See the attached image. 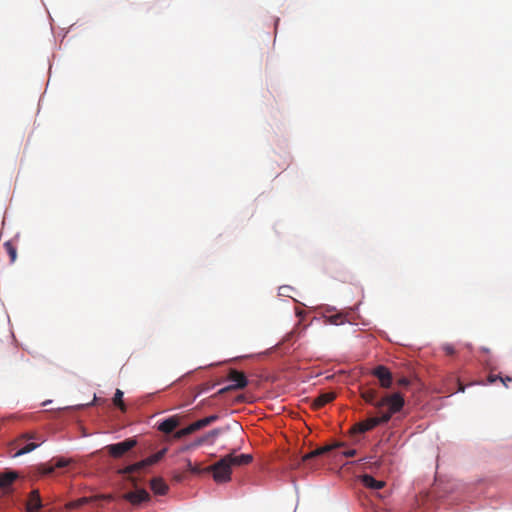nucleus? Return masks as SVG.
<instances>
[{"mask_svg":"<svg viewBox=\"0 0 512 512\" xmlns=\"http://www.w3.org/2000/svg\"><path fill=\"white\" fill-rule=\"evenodd\" d=\"M178 425H179L178 418L175 416H172V417H169V418L165 419L164 421H162L158 425V430L161 431L162 433L169 434V433L173 432L174 429Z\"/></svg>","mask_w":512,"mask_h":512,"instance_id":"12","label":"nucleus"},{"mask_svg":"<svg viewBox=\"0 0 512 512\" xmlns=\"http://www.w3.org/2000/svg\"><path fill=\"white\" fill-rule=\"evenodd\" d=\"M405 399L399 392L386 394L380 397V402L377 404V409L380 410L386 407L387 410L380 416L382 421L387 423L394 414L400 412L404 407Z\"/></svg>","mask_w":512,"mask_h":512,"instance_id":"2","label":"nucleus"},{"mask_svg":"<svg viewBox=\"0 0 512 512\" xmlns=\"http://www.w3.org/2000/svg\"><path fill=\"white\" fill-rule=\"evenodd\" d=\"M18 475L15 472H5L0 474V488L7 489L17 479Z\"/></svg>","mask_w":512,"mask_h":512,"instance_id":"15","label":"nucleus"},{"mask_svg":"<svg viewBox=\"0 0 512 512\" xmlns=\"http://www.w3.org/2000/svg\"><path fill=\"white\" fill-rule=\"evenodd\" d=\"M371 373L378 379L380 387L389 389L392 386L393 376L386 366L378 365Z\"/></svg>","mask_w":512,"mask_h":512,"instance_id":"6","label":"nucleus"},{"mask_svg":"<svg viewBox=\"0 0 512 512\" xmlns=\"http://www.w3.org/2000/svg\"><path fill=\"white\" fill-rule=\"evenodd\" d=\"M343 446V443H340V442H337V443H334V444H329V445H325V446H322V447H319L307 454H305L304 456L301 457V461L302 463H307L309 462L310 460L316 458V457H319V456H322L338 447H341Z\"/></svg>","mask_w":512,"mask_h":512,"instance_id":"8","label":"nucleus"},{"mask_svg":"<svg viewBox=\"0 0 512 512\" xmlns=\"http://www.w3.org/2000/svg\"><path fill=\"white\" fill-rule=\"evenodd\" d=\"M499 380L503 383V385H504L505 387H508V384H507V383L511 382V381H512V378H511V377H502V376H501V377H499Z\"/></svg>","mask_w":512,"mask_h":512,"instance_id":"34","label":"nucleus"},{"mask_svg":"<svg viewBox=\"0 0 512 512\" xmlns=\"http://www.w3.org/2000/svg\"><path fill=\"white\" fill-rule=\"evenodd\" d=\"M499 377H501L500 375H494V374H489L487 380L490 384H493L495 383L497 380H499Z\"/></svg>","mask_w":512,"mask_h":512,"instance_id":"33","label":"nucleus"},{"mask_svg":"<svg viewBox=\"0 0 512 512\" xmlns=\"http://www.w3.org/2000/svg\"><path fill=\"white\" fill-rule=\"evenodd\" d=\"M94 500H107V501H111V500H113V496L111 494L96 495V496L93 497V501Z\"/></svg>","mask_w":512,"mask_h":512,"instance_id":"29","label":"nucleus"},{"mask_svg":"<svg viewBox=\"0 0 512 512\" xmlns=\"http://www.w3.org/2000/svg\"><path fill=\"white\" fill-rule=\"evenodd\" d=\"M213 387H214V385H211L209 383H205V384L199 385L198 387L195 388L196 389V393L194 395V398L198 397L199 395H201L204 392L209 391Z\"/></svg>","mask_w":512,"mask_h":512,"instance_id":"25","label":"nucleus"},{"mask_svg":"<svg viewBox=\"0 0 512 512\" xmlns=\"http://www.w3.org/2000/svg\"><path fill=\"white\" fill-rule=\"evenodd\" d=\"M113 403L115 406H117L122 412L126 411V406L123 401V392L120 389H117L114 397H113Z\"/></svg>","mask_w":512,"mask_h":512,"instance_id":"18","label":"nucleus"},{"mask_svg":"<svg viewBox=\"0 0 512 512\" xmlns=\"http://www.w3.org/2000/svg\"><path fill=\"white\" fill-rule=\"evenodd\" d=\"M150 487H151V490L157 495H165L169 489L168 485L160 477L151 479Z\"/></svg>","mask_w":512,"mask_h":512,"instance_id":"14","label":"nucleus"},{"mask_svg":"<svg viewBox=\"0 0 512 512\" xmlns=\"http://www.w3.org/2000/svg\"><path fill=\"white\" fill-rule=\"evenodd\" d=\"M29 439H36L35 434L32 433H24L22 434L18 440H16V443L22 441V440H29Z\"/></svg>","mask_w":512,"mask_h":512,"instance_id":"30","label":"nucleus"},{"mask_svg":"<svg viewBox=\"0 0 512 512\" xmlns=\"http://www.w3.org/2000/svg\"><path fill=\"white\" fill-rule=\"evenodd\" d=\"M218 418V415H210L208 417L193 422L191 426L195 432L215 422L216 420H218Z\"/></svg>","mask_w":512,"mask_h":512,"instance_id":"16","label":"nucleus"},{"mask_svg":"<svg viewBox=\"0 0 512 512\" xmlns=\"http://www.w3.org/2000/svg\"><path fill=\"white\" fill-rule=\"evenodd\" d=\"M42 507V499L39 493V490H32L29 494L26 511L27 512H39Z\"/></svg>","mask_w":512,"mask_h":512,"instance_id":"9","label":"nucleus"},{"mask_svg":"<svg viewBox=\"0 0 512 512\" xmlns=\"http://www.w3.org/2000/svg\"><path fill=\"white\" fill-rule=\"evenodd\" d=\"M228 380L234 382L233 384L226 386L220 389L216 394L212 396V398L217 397L219 395H223L228 391L240 390L245 388L248 385L247 377L243 372H240L236 369H230L228 373Z\"/></svg>","mask_w":512,"mask_h":512,"instance_id":"4","label":"nucleus"},{"mask_svg":"<svg viewBox=\"0 0 512 512\" xmlns=\"http://www.w3.org/2000/svg\"><path fill=\"white\" fill-rule=\"evenodd\" d=\"M175 479H176L177 481H180V480H181V477H180V476H176V477H175Z\"/></svg>","mask_w":512,"mask_h":512,"instance_id":"38","label":"nucleus"},{"mask_svg":"<svg viewBox=\"0 0 512 512\" xmlns=\"http://www.w3.org/2000/svg\"><path fill=\"white\" fill-rule=\"evenodd\" d=\"M243 400H244V397H243V396H239V397L237 398V401H238V402H242Z\"/></svg>","mask_w":512,"mask_h":512,"instance_id":"37","label":"nucleus"},{"mask_svg":"<svg viewBox=\"0 0 512 512\" xmlns=\"http://www.w3.org/2000/svg\"><path fill=\"white\" fill-rule=\"evenodd\" d=\"M206 472H212L213 479L217 483H225L231 480L232 468L228 461L223 457L215 464L205 468Z\"/></svg>","mask_w":512,"mask_h":512,"instance_id":"3","label":"nucleus"},{"mask_svg":"<svg viewBox=\"0 0 512 512\" xmlns=\"http://www.w3.org/2000/svg\"><path fill=\"white\" fill-rule=\"evenodd\" d=\"M464 390L465 387L461 383H459V391L464 392Z\"/></svg>","mask_w":512,"mask_h":512,"instance_id":"36","label":"nucleus"},{"mask_svg":"<svg viewBox=\"0 0 512 512\" xmlns=\"http://www.w3.org/2000/svg\"><path fill=\"white\" fill-rule=\"evenodd\" d=\"M192 433H194V430H193V428H192V426L190 424L187 427L176 431L175 434H174V438L180 439V438H183V437H185V436H187L189 434H192Z\"/></svg>","mask_w":512,"mask_h":512,"instance_id":"23","label":"nucleus"},{"mask_svg":"<svg viewBox=\"0 0 512 512\" xmlns=\"http://www.w3.org/2000/svg\"><path fill=\"white\" fill-rule=\"evenodd\" d=\"M186 463H187V470H189L190 472H192L194 474H200L202 472H206L205 469H200L198 466L193 465L190 459H187Z\"/></svg>","mask_w":512,"mask_h":512,"instance_id":"26","label":"nucleus"},{"mask_svg":"<svg viewBox=\"0 0 512 512\" xmlns=\"http://www.w3.org/2000/svg\"><path fill=\"white\" fill-rule=\"evenodd\" d=\"M336 395L333 392L323 393L315 399V405L322 407L335 399Z\"/></svg>","mask_w":512,"mask_h":512,"instance_id":"17","label":"nucleus"},{"mask_svg":"<svg viewBox=\"0 0 512 512\" xmlns=\"http://www.w3.org/2000/svg\"><path fill=\"white\" fill-rule=\"evenodd\" d=\"M203 404H208V399H205V400L203 401Z\"/></svg>","mask_w":512,"mask_h":512,"instance_id":"40","label":"nucleus"},{"mask_svg":"<svg viewBox=\"0 0 512 512\" xmlns=\"http://www.w3.org/2000/svg\"><path fill=\"white\" fill-rule=\"evenodd\" d=\"M225 459L228 461V463L232 466H241V465H247L252 461V456L250 454H241V455H234L229 454L225 456Z\"/></svg>","mask_w":512,"mask_h":512,"instance_id":"11","label":"nucleus"},{"mask_svg":"<svg viewBox=\"0 0 512 512\" xmlns=\"http://www.w3.org/2000/svg\"><path fill=\"white\" fill-rule=\"evenodd\" d=\"M91 501H93V497H83L76 501H72V502L68 503L67 508H69V509L79 508Z\"/></svg>","mask_w":512,"mask_h":512,"instance_id":"20","label":"nucleus"},{"mask_svg":"<svg viewBox=\"0 0 512 512\" xmlns=\"http://www.w3.org/2000/svg\"><path fill=\"white\" fill-rule=\"evenodd\" d=\"M204 441V439H200L197 444H201Z\"/></svg>","mask_w":512,"mask_h":512,"instance_id":"39","label":"nucleus"},{"mask_svg":"<svg viewBox=\"0 0 512 512\" xmlns=\"http://www.w3.org/2000/svg\"><path fill=\"white\" fill-rule=\"evenodd\" d=\"M361 397L364 399L366 403L373 405L375 408H377V404L380 402V397H378V391L375 388L362 387Z\"/></svg>","mask_w":512,"mask_h":512,"instance_id":"10","label":"nucleus"},{"mask_svg":"<svg viewBox=\"0 0 512 512\" xmlns=\"http://www.w3.org/2000/svg\"><path fill=\"white\" fill-rule=\"evenodd\" d=\"M71 460L66 458H58L54 464L55 468H64L70 464Z\"/></svg>","mask_w":512,"mask_h":512,"instance_id":"27","label":"nucleus"},{"mask_svg":"<svg viewBox=\"0 0 512 512\" xmlns=\"http://www.w3.org/2000/svg\"><path fill=\"white\" fill-rule=\"evenodd\" d=\"M346 321V317L342 313H337L331 316L326 317V323L332 325H341Z\"/></svg>","mask_w":512,"mask_h":512,"instance_id":"19","label":"nucleus"},{"mask_svg":"<svg viewBox=\"0 0 512 512\" xmlns=\"http://www.w3.org/2000/svg\"><path fill=\"white\" fill-rule=\"evenodd\" d=\"M442 350L446 355H454L456 353V350L452 344H444L442 346Z\"/></svg>","mask_w":512,"mask_h":512,"instance_id":"28","label":"nucleus"},{"mask_svg":"<svg viewBox=\"0 0 512 512\" xmlns=\"http://www.w3.org/2000/svg\"><path fill=\"white\" fill-rule=\"evenodd\" d=\"M55 470V467L54 465H48V464H40L38 467H37V471L41 474V475H50L54 472Z\"/></svg>","mask_w":512,"mask_h":512,"instance_id":"24","label":"nucleus"},{"mask_svg":"<svg viewBox=\"0 0 512 512\" xmlns=\"http://www.w3.org/2000/svg\"><path fill=\"white\" fill-rule=\"evenodd\" d=\"M4 248L10 257L11 262H14L17 258L16 247L10 241H7L4 243Z\"/></svg>","mask_w":512,"mask_h":512,"instance_id":"21","label":"nucleus"},{"mask_svg":"<svg viewBox=\"0 0 512 512\" xmlns=\"http://www.w3.org/2000/svg\"><path fill=\"white\" fill-rule=\"evenodd\" d=\"M219 433L220 429H213L208 433L207 437H216L217 435H219Z\"/></svg>","mask_w":512,"mask_h":512,"instance_id":"35","label":"nucleus"},{"mask_svg":"<svg viewBox=\"0 0 512 512\" xmlns=\"http://www.w3.org/2000/svg\"><path fill=\"white\" fill-rule=\"evenodd\" d=\"M137 445L135 438H128L122 442L110 444L105 447L108 454L113 458H121L125 453Z\"/></svg>","mask_w":512,"mask_h":512,"instance_id":"5","label":"nucleus"},{"mask_svg":"<svg viewBox=\"0 0 512 512\" xmlns=\"http://www.w3.org/2000/svg\"><path fill=\"white\" fill-rule=\"evenodd\" d=\"M345 457H354L357 454V451L355 449H349L346 451H343L342 453Z\"/></svg>","mask_w":512,"mask_h":512,"instance_id":"32","label":"nucleus"},{"mask_svg":"<svg viewBox=\"0 0 512 512\" xmlns=\"http://www.w3.org/2000/svg\"><path fill=\"white\" fill-rule=\"evenodd\" d=\"M397 383L401 387H407L410 384V380L406 377H402L398 379Z\"/></svg>","mask_w":512,"mask_h":512,"instance_id":"31","label":"nucleus"},{"mask_svg":"<svg viewBox=\"0 0 512 512\" xmlns=\"http://www.w3.org/2000/svg\"><path fill=\"white\" fill-rule=\"evenodd\" d=\"M362 484L372 490H380L385 486L384 481L376 480L373 476L365 474L361 476Z\"/></svg>","mask_w":512,"mask_h":512,"instance_id":"13","label":"nucleus"},{"mask_svg":"<svg viewBox=\"0 0 512 512\" xmlns=\"http://www.w3.org/2000/svg\"><path fill=\"white\" fill-rule=\"evenodd\" d=\"M167 449L164 448L157 453L143 459L137 463L128 465L124 468H121L117 471L118 474L125 477V479L130 482L131 486L135 489L134 491H130L125 493L122 497L124 500L128 501L132 505H139L143 502H147L150 500L149 493L143 489L138 488L139 478L134 476V473L140 472L142 469L146 467L152 466L159 462L165 455Z\"/></svg>","mask_w":512,"mask_h":512,"instance_id":"1","label":"nucleus"},{"mask_svg":"<svg viewBox=\"0 0 512 512\" xmlns=\"http://www.w3.org/2000/svg\"><path fill=\"white\" fill-rule=\"evenodd\" d=\"M381 417H371L367 418L364 421L358 422L354 424L351 428V433H365L377 427L380 424H384L385 422L380 420Z\"/></svg>","mask_w":512,"mask_h":512,"instance_id":"7","label":"nucleus"},{"mask_svg":"<svg viewBox=\"0 0 512 512\" xmlns=\"http://www.w3.org/2000/svg\"><path fill=\"white\" fill-rule=\"evenodd\" d=\"M39 446V444L37 443H29L27 445H25L24 447L20 448L14 455L13 457H19L21 455H24V454H27L31 451H33L34 449H36L37 447Z\"/></svg>","mask_w":512,"mask_h":512,"instance_id":"22","label":"nucleus"}]
</instances>
